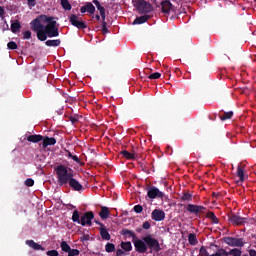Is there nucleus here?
Instances as JSON below:
<instances>
[{
  "label": "nucleus",
  "instance_id": "49530a36",
  "mask_svg": "<svg viewBox=\"0 0 256 256\" xmlns=\"http://www.w3.org/2000/svg\"><path fill=\"white\" fill-rule=\"evenodd\" d=\"M23 39H31V31H25L23 33Z\"/></svg>",
  "mask_w": 256,
  "mask_h": 256
},
{
  "label": "nucleus",
  "instance_id": "f704fd0d",
  "mask_svg": "<svg viewBox=\"0 0 256 256\" xmlns=\"http://www.w3.org/2000/svg\"><path fill=\"white\" fill-rule=\"evenodd\" d=\"M216 256H229V252H227L225 249L220 248L217 250L216 253H214Z\"/></svg>",
  "mask_w": 256,
  "mask_h": 256
},
{
  "label": "nucleus",
  "instance_id": "c85d7f7f",
  "mask_svg": "<svg viewBox=\"0 0 256 256\" xmlns=\"http://www.w3.org/2000/svg\"><path fill=\"white\" fill-rule=\"evenodd\" d=\"M60 247L64 253H69L71 251V246L66 241H62L60 243Z\"/></svg>",
  "mask_w": 256,
  "mask_h": 256
},
{
  "label": "nucleus",
  "instance_id": "4d7b16f0",
  "mask_svg": "<svg viewBox=\"0 0 256 256\" xmlns=\"http://www.w3.org/2000/svg\"><path fill=\"white\" fill-rule=\"evenodd\" d=\"M89 235H84L83 237H82V239L84 240V241H89Z\"/></svg>",
  "mask_w": 256,
  "mask_h": 256
},
{
  "label": "nucleus",
  "instance_id": "3c124183",
  "mask_svg": "<svg viewBox=\"0 0 256 256\" xmlns=\"http://www.w3.org/2000/svg\"><path fill=\"white\" fill-rule=\"evenodd\" d=\"M100 19H102V21H101V24H102V25H103L104 23H107V22L105 21V19H106L105 13H104V14H100Z\"/></svg>",
  "mask_w": 256,
  "mask_h": 256
},
{
  "label": "nucleus",
  "instance_id": "9b49d317",
  "mask_svg": "<svg viewBox=\"0 0 256 256\" xmlns=\"http://www.w3.org/2000/svg\"><path fill=\"white\" fill-rule=\"evenodd\" d=\"M153 221H165V211L161 209H154L151 213Z\"/></svg>",
  "mask_w": 256,
  "mask_h": 256
},
{
  "label": "nucleus",
  "instance_id": "72a5a7b5",
  "mask_svg": "<svg viewBox=\"0 0 256 256\" xmlns=\"http://www.w3.org/2000/svg\"><path fill=\"white\" fill-rule=\"evenodd\" d=\"M241 250L239 248H234V249H231L229 252H228V255H232V256H241Z\"/></svg>",
  "mask_w": 256,
  "mask_h": 256
},
{
  "label": "nucleus",
  "instance_id": "5fc2aeb1",
  "mask_svg": "<svg viewBox=\"0 0 256 256\" xmlns=\"http://www.w3.org/2000/svg\"><path fill=\"white\" fill-rule=\"evenodd\" d=\"M5 15V9L0 6V17H3Z\"/></svg>",
  "mask_w": 256,
  "mask_h": 256
},
{
  "label": "nucleus",
  "instance_id": "f8f14e48",
  "mask_svg": "<svg viewBox=\"0 0 256 256\" xmlns=\"http://www.w3.org/2000/svg\"><path fill=\"white\" fill-rule=\"evenodd\" d=\"M161 11L164 15H169L171 13V9H173V4L169 0H164L160 3Z\"/></svg>",
  "mask_w": 256,
  "mask_h": 256
},
{
  "label": "nucleus",
  "instance_id": "c03bdc74",
  "mask_svg": "<svg viewBox=\"0 0 256 256\" xmlns=\"http://www.w3.org/2000/svg\"><path fill=\"white\" fill-rule=\"evenodd\" d=\"M142 229H145L146 231L151 229V223L149 221H145L143 224H142Z\"/></svg>",
  "mask_w": 256,
  "mask_h": 256
},
{
  "label": "nucleus",
  "instance_id": "bf43d9fd",
  "mask_svg": "<svg viewBox=\"0 0 256 256\" xmlns=\"http://www.w3.org/2000/svg\"><path fill=\"white\" fill-rule=\"evenodd\" d=\"M136 232L137 233H142L143 232V228H141V227L136 228Z\"/></svg>",
  "mask_w": 256,
  "mask_h": 256
},
{
  "label": "nucleus",
  "instance_id": "1a4fd4ad",
  "mask_svg": "<svg viewBox=\"0 0 256 256\" xmlns=\"http://www.w3.org/2000/svg\"><path fill=\"white\" fill-rule=\"evenodd\" d=\"M186 211L188 213H193V215H199V213L205 214V211H207V208L204 206L194 205V204H188L186 206Z\"/></svg>",
  "mask_w": 256,
  "mask_h": 256
},
{
  "label": "nucleus",
  "instance_id": "7c9ffc66",
  "mask_svg": "<svg viewBox=\"0 0 256 256\" xmlns=\"http://www.w3.org/2000/svg\"><path fill=\"white\" fill-rule=\"evenodd\" d=\"M181 201H193V194L189 192H184L181 197Z\"/></svg>",
  "mask_w": 256,
  "mask_h": 256
},
{
  "label": "nucleus",
  "instance_id": "7ed1b4c3",
  "mask_svg": "<svg viewBox=\"0 0 256 256\" xmlns=\"http://www.w3.org/2000/svg\"><path fill=\"white\" fill-rule=\"evenodd\" d=\"M134 247L137 253H147L148 249H150V253H159L161 251V244H159V240L154 238L151 234L144 236L141 239H137L134 241Z\"/></svg>",
  "mask_w": 256,
  "mask_h": 256
},
{
  "label": "nucleus",
  "instance_id": "e2e57ef3",
  "mask_svg": "<svg viewBox=\"0 0 256 256\" xmlns=\"http://www.w3.org/2000/svg\"><path fill=\"white\" fill-rule=\"evenodd\" d=\"M212 195L215 197L216 196L215 192H213Z\"/></svg>",
  "mask_w": 256,
  "mask_h": 256
},
{
  "label": "nucleus",
  "instance_id": "09e8293b",
  "mask_svg": "<svg viewBox=\"0 0 256 256\" xmlns=\"http://www.w3.org/2000/svg\"><path fill=\"white\" fill-rule=\"evenodd\" d=\"M123 255H125V252L123 250L121 249L116 250V256H123Z\"/></svg>",
  "mask_w": 256,
  "mask_h": 256
},
{
  "label": "nucleus",
  "instance_id": "bb28decb",
  "mask_svg": "<svg viewBox=\"0 0 256 256\" xmlns=\"http://www.w3.org/2000/svg\"><path fill=\"white\" fill-rule=\"evenodd\" d=\"M188 242L191 245H197V243H199V241L197 240V235H195V233H190L188 235Z\"/></svg>",
  "mask_w": 256,
  "mask_h": 256
},
{
  "label": "nucleus",
  "instance_id": "2f4dec72",
  "mask_svg": "<svg viewBox=\"0 0 256 256\" xmlns=\"http://www.w3.org/2000/svg\"><path fill=\"white\" fill-rule=\"evenodd\" d=\"M105 251H106V253H114V251H115V244L108 242L105 245Z\"/></svg>",
  "mask_w": 256,
  "mask_h": 256
},
{
  "label": "nucleus",
  "instance_id": "37998d69",
  "mask_svg": "<svg viewBox=\"0 0 256 256\" xmlns=\"http://www.w3.org/2000/svg\"><path fill=\"white\" fill-rule=\"evenodd\" d=\"M102 33L104 34V35H107V33H109V29L107 28V22H104L103 24H102Z\"/></svg>",
  "mask_w": 256,
  "mask_h": 256
},
{
  "label": "nucleus",
  "instance_id": "20e7f679",
  "mask_svg": "<svg viewBox=\"0 0 256 256\" xmlns=\"http://www.w3.org/2000/svg\"><path fill=\"white\" fill-rule=\"evenodd\" d=\"M93 219H95L93 211H88L80 216L79 210H74L72 214L73 223H78V225H82V227H85V225L91 227V225H93Z\"/></svg>",
  "mask_w": 256,
  "mask_h": 256
},
{
  "label": "nucleus",
  "instance_id": "9d476101",
  "mask_svg": "<svg viewBox=\"0 0 256 256\" xmlns=\"http://www.w3.org/2000/svg\"><path fill=\"white\" fill-rule=\"evenodd\" d=\"M228 219L232 225H243L245 221H247V218H243L239 216V214L232 213L228 216Z\"/></svg>",
  "mask_w": 256,
  "mask_h": 256
},
{
  "label": "nucleus",
  "instance_id": "dca6fc26",
  "mask_svg": "<svg viewBox=\"0 0 256 256\" xmlns=\"http://www.w3.org/2000/svg\"><path fill=\"white\" fill-rule=\"evenodd\" d=\"M25 244L34 251H45V248L43 246H41L39 243L34 242L33 240H26Z\"/></svg>",
  "mask_w": 256,
  "mask_h": 256
},
{
  "label": "nucleus",
  "instance_id": "f257e3e1",
  "mask_svg": "<svg viewBox=\"0 0 256 256\" xmlns=\"http://www.w3.org/2000/svg\"><path fill=\"white\" fill-rule=\"evenodd\" d=\"M54 17L40 15L31 21L30 26L32 31L37 35L39 41H47V37H59V28Z\"/></svg>",
  "mask_w": 256,
  "mask_h": 256
},
{
  "label": "nucleus",
  "instance_id": "6e6552de",
  "mask_svg": "<svg viewBox=\"0 0 256 256\" xmlns=\"http://www.w3.org/2000/svg\"><path fill=\"white\" fill-rule=\"evenodd\" d=\"M147 195L149 199H163L165 197V194L155 186L148 188Z\"/></svg>",
  "mask_w": 256,
  "mask_h": 256
},
{
  "label": "nucleus",
  "instance_id": "4468645a",
  "mask_svg": "<svg viewBox=\"0 0 256 256\" xmlns=\"http://www.w3.org/2000/svg\"><path fill=\"white\" fill-rule=\"evenodd\" d=\"M120 235H123V237H125L126 239L127 238L128 239H130V238L133 239V243H135V241H137L136 240L137 239V234H135V232H133L129 229H126V228L122 229L120 231Z\"/></svg>",
  "mask_w": 256,
  "mask_h": 256
},
{
  "label": "nucleus",
  "instance_id": "4be33fe9",
  "mask_svg": "<svg viewBox=\"0 0 256 256\" xmlns=\"http://www.w3.org/2000/svg\"><path fill=\"white\" fill-rule=\"evenodd\" d=\"M10 29L12 33H19V31H21V23L18 20H16L15 22H12Z\"/></svg>",
  "mask_w": 256,
  "mask_h": 256
},
{
  "label": "nucleus",
  "instance_id": "39448f33",
  "mask_svg": "<svg viewBox=\"0 0 256 256\" xmlns=\"http://www.w3.org/2000/svg\"><path fill=\"white\" fill-rule=\"evenodd\" d=\"M133 6L141 15H147L153 11V6L146 0H132Z\"/></svg>",
  "mask_w": 256,
  "mask_h": 256
},
{
  "label": "nucleus",
  "instance_id": "6e6d98bb",
  "mask_svg": "<svg viewBox=\"0 0 256 256\" xmlns=\"http://www.w3.org/2000/svg\"><path fill=\"white\" fill-rule=\"evenodd\" d=\"M249 255L250 256H256V250L250 249L249 250Z\"/></svg>",
  "mask_w": 256,
  "mask_h": 256
},
{
  "label": "nucleus",
  "instance_id": "ea45409f",
  "mask_svg": "<svg viewBox=\"0 0 256 256\" xmlns=\"http://www.w3.org/2000/svg\"><path fill=\"white\" fill-rule=\"evenodd\" d=\"M81 252L78 249H71L68 252V256H78Z\"/></svg>",
  "mask_w": 256,
  "mask_h": 256
},
{
  "label": "nucleus",
  "instance_id": "e433bc0d",
  "mask_svg": "<svg viewBox=\"0 0 256 256\" xmlns=\"http://www.w3.org/2000/svg\"><path fill=\"white\" fill-rule=\"evenodd\" d=\"M160 78H161V73H159V72H154L148 76V79H152V80L160 79Z\"/></svg>",
  "mask_w": 256,
  "mask_h": 256
},
{
  "label": "nucleus",
  "instance_id": "de8ad7c7",
  "mask_svg": "<svg viewBox=\"0 0 256 256\" xmlns=\"http://www.w3.org/2000/svg\"><path fill=\"white\" fill-rule=\"evenodd\" d=\"M70 121H71V123H73V125H75V123H77L79 121V118H77L75 116H70Z\"/></svg>",
  "mask_w": 256,
  "mask_h": 256
},
{
  "label": "nucleus",
  "instance_id": "ddd939ff",
  "mask_svg": "<svg viewBox=\"0 0 256 256\" xmlns=\"http://www.w3.org/2000/svg\"><path fill=\"white\" fill-rule=\"evenodd\" d=\"M57 144V140L53 137H48V136H43L42 139V149H47V147L51 146V145H56Z\"/></svg>",
  "mask_w": 256,
  "mask_h": 256
},
{
  "label": "nucleus",
  "instance_id": "58836bf2",
  "mask_svg": "<svg viewBox=\"0 0 256 256\" xmlns=\"http://www.w3.org/2000/svg\"><path fill=\"white\" fill-rule=\"evenodd\" d=\"M200 256H209V252L205 248V246H202L199 250Z\"/></svg>",
  "mask_w": 256,
  "mask_h": 256
},
{
  "label": "nucleus",
  "instance_id": "f03ea898",
  "mask_svg": "<svg viewBox=\"0 0 256 256\" xmlns=\"http://www.w3.org/2000/svg\"><path fill=\"white\" fill-rule=\"evenodd\" d=\"M55 172L57 175L58 185L60 187H67L68 185L72 191L81 192L83 189V184L74 178L73 169L60 164L55 167Z\"/></svg>",
  "mask_w": 256,
  "mask_h": 256
},
{
  "label": "nucleus",
  "instance_id": "412c9836",
  "mask_svg": "<svg viewBox=\"0 0 256 256\" xmlns=\"http://www.w3.org/2000/svg\"><path fill=\"white\" fill-rule=\"evenodd\" d=\"M109 215H111L109 208L102 206L101 211L99 212V217H101L102 219H109Z\"/></svg>",
  "mask_w": 256,
  "mask_h": 256
},
{
  "label": "nucleus",
  "instance_id": "b1692460",
  "mask_svg": "<svg viewBox=\"0 0 256 256\" xmlns=\"http://www.w3.org/2000/svg\"><path fill=\"white\" fill-rule=\"evenodd\" d=\"M207 219H211L212 223H214V225H217L219 223V218H217V216L215 215L214 212L210 211L206 214Z\"/></svg>",
  "mask_w": 256,
  "mask_h": 256
},
{
  "label": "nucleus",
  "instance_id": "c756f323",
  "mask_svg": "<svg viewBox=\"0 0 256 256\" xmlns=\"http://www.w3.org/2000/svg\"><path fill=\"white\" fill-rule=\"evenodd\" d=\"M121 248L124 250V251H132L133 249V245H131V242H122L121 243Z\"/></svg>",
  "mask_w": 256,
  "mask_h": 256
},
{
  "label": "nucleus",
  "instance_id": "6ab92c4d",
  "mask_svg": "<svg viewBox=\"0 0 256 256\" xmlns=\"http://www.w3.org/2000/svg\"><path fill=\"white\" fill-rule=\"evenodd\" d=\"M27 141H29V143H41V141H43V135L41 134L29 135L27 137Z\"/></svg>",
  "mask_w": 256,
  "mask_h": 256
},
{
  "label": "nucleus",
  "instance_id": "8fccbe9b",
  "mask_svg": "<svg viewBox=\"0 0 256 256\" xmlns=\"http://www.w3.org/2000/svg\"><path fill=\"white\" fill-rule=\"evenodd\" d=\"M72 159H73V161H75V163H81V159H79V157L77 155H73Z\"/></svg>",
  "mask_w": 256,
  "mask_h": 256
},
{
  "label": "nucleus",
  "instance_id": "680f3d73",
  "mask_svg": "<svg viewBox=\"0 0 256 256\" xmlns=\"http://www.w3.org/2000/svg\"><path fill=\"white\" fill-rule=\"evenodd\" d=\"M68 157H69L70 159H73V154H72L71 152H69V151H68Z\"/></svg>",
  "mask_w": 256,
  "mask_h": 256
},
{
  "label": "nucleus",
  "instance_id": "0eeeda50",
  "mask_svg": "<svg viewBox=\"0 0 256 256\" xmlns=\"http://www.w3.org/2000/svg\"><path fill=\"white\" fill-rule=\"evenodd\" d=\"M69 21L73 27H77V29H87V24L79 18V16L72 14L69 17Z\"/></svg>",
  "mask_w": 256,
  "mask_h": 256
},
{
  "label": "nucleus",
  "instance_id": "864d4df0",
  "mask_svg": "<svg viewBox=\"0 0 256 256\" xmlns=\"http://www.w3.org/2000/svg\"><path fill=\"white\" fill-rule=\"evenodd\" d=\"M94 223H96V225H99L100 228L105 227V224L101 223V222L98 221V220H95Z\"/></svg>",
  "mask_w": 256,
  "mask_h": 256
},
{
  "label": "nucleus",
  "instance_id": "f3484780",
  "mask_svg": "<svg viewBox=\"0 0 256 256\" xmlns=\"http://www.w3.org/2000/svg\"><path fill=\"white\" fill-rule=\"evenodd\" d=\"M236 175L237 177H239L241 183H243V181H245L246 179H249V176H245V169L241 165L237 166Z\"/></svg>",
  "mask_w": 256,
  "mask_h": 256
},
{
  "label": "nucleus",
  "instance_id": "5701e85b",
  "mask_svg": "<svg viewBox=\"0 0 256 256\" xmlns=\"http://www.w3.org/2000/svg\"><path fill=\"white\" fill-rule=\"evenodd\" d=\"M45 45L47 47H59V45H61V40L56 39V40H47L45 42Z\"/></svg>",
  "mask_w": 256,
  "mask_h": 256
},
{
  "label": "nucleus",
  "instance_id": "423d86ee",
  "mask_svg": "<svg viewBox=\"0 0 256 256\" xmlns=\"http://www.w3.org/2000/svg\"><path fill=\"white\" fill-rule=\"evenodd\" d=\"M224 243L229 245L230 247H244L245 242H243V238H235V237H224Z\"/></svg>",
  "mask_w": 256,
  "mask_h": 256
},
{
  "label": "nucleus",
  "instance_id": "79ce46f5",
  "mask_svg": "<svg viewBox=\"0 0 256 256\" xmlns=\"http://www.w3.org/2000/svg\"><path fill=\"white\" fill-rule=\"evenodd\" d=\"M46 255H48V256H59V251L49 250V251L46 252Z\"/></svg>",
  "mask_w": 256,
  "mask_h": 256
},
{
  "label": "nucleus",
  "instance_id": "0e129e2a",
  "mask_svg": "<svg viewBox=\"0 0 256 256\" xmlns=\"http://www.w3.org/2000/svg\"><path fill=\"white\" fill-rule=\"evenodd\" d=\"M243 256H249V255H247V254H244Z\"/></svg>",
  "mask_w": 256,
  "mask_h": 256
},
{
  "label": "nucleus",
  "instance_id": "13d9d810",
  "mask_svg": "<svg viewBox=\"0 0 256 256\" xmlns=\"http://www.w3.org/2000/svg\"><path fill=\"white\" fill-rule=\"evenodd\" d=\"M95 19H96L97 21H101V15L96 14V15H95Z\"/></svg>",
  "mask_w": 256,
  "mask_h": 256
},
{
  "label": "nucleus",
  "instance_id": "473e14b6",
  "mask_svg": "<svg viewBox=\"0 0 256 256\" xmlns=\"http://www.w3.org/2000/svg\"><path fill=\"white\" fill-rule=\"evenodd\" d=\"M233 117V111L224 112L223 115L220 116L221 121H227V119H231Z\"/></svg>",
  "mask_w": 256,
  "mask_h": 256
},
{
  "label": "nucleus",
  "instance_id": "a19ab883",
  "mask_svg": "<svg viewBox=\"0 0 256 256\" xmlns=\"http://www.w3.org/2000/svg\"><path fill=\"white\" fill-rule=\"evenodd\" d=\"M133 210H134L135 213H143V206H141L139 204L135 205Z\"/></svg>",
  "mask_w": 256,
  "mask_h": 256
},
{
  "label": "nucleus",
  "instance_id": "052dcab7",
  "mask_svg": "<svg viewBox=\"0 0 256 256\" xmlns=\"http://www.w3.org/2000/svg\"><path fill=\"white\" fill-rule=\"evenodd\" d=\"M167 149H168V151H171L170 152V155H171L173 153V148L171 146H168Z\"/></svg>",
  "mask_w": 256,
  "mask_h": 256
},
{
  "label": "nucleus",
  "instance_id": "393cba45",
  "mask_svg": "<svg viewBox=\"0 0 256 256\" xmlns=\"http://www.w3.org/2000/svg\"><path fill=\"white\" fill-rule=\"evenodd\" d=\"M120 155H122V157H124L125 159H129V160L135 159V153H131L127 150H122L120 152Z\"/></svg>",
  "mask_w": 256,
  "mask_h": 256
},
{
  "label": "nucleus",
  "instance_id": "a18cd8bd",
  "mask_svg": "<svg viewBox=\"0 0 256 256\" xmlns=\"http://www.w3.org/2000/svg\"><path fill=\"white\" fill-rule=\"evenodd\" d=\"M28 7H35L37 5V0H27Z\"/></svg>",
  "mask_w": 256,
  "mask_h": 256
},
{
  "label": "nucleus",
  "instance_id": "4c0bfd02",
  "mask_svg": "<svg viewBox=\"0 0 256 256\" xmlns=\"http://www.w3.org/2000/svg\"><path fill=\"white\" fill-rule=\"evenodd\" d=\"M25 185L26 187H33V185H35V180H33L32 178H27L25 180Z\"/></svg>",
  "mask_w": 256,
  "mask_h": 256
},
{
  "label": "nucleus",
  "instance_id": "aec40b11",
  "mask_svg": "<svg viewBox=\"0 0 256 256\" xmlns=\"http://www.w3.org/2000/svg\"><path fill=\"white\" fill-rule=\"evenodd\" d=\"M100 236L104 241H111V234L107 231V227L99 228Z\"/></svg>",
  "mask_w": 256,
  "mask_h": 256
},
{
  "label": "nucleus",
  "instance_id": "a878e982",
  "mask_svg": "<svg viewBox=\"0 0 256 256\" xmlns=\"http://www.w3.org/2000/svg\"><path fill=\"white\" fill-rule=\"evenodd\" d=\"M60 4L64 11H71L72 6L71 3H69V0H61Z\"/></svg>",
  "mask_w": 256,
  "mask_h": 256
},
{
  "label": "nucleus",
  "instance_id": "cd10ccee",
  "mask_svg": "<svg viewBox=\"0 0 256 256\" xmlns=\"http://www.w3.org/2000/svg\"><path fill=\"white\" fill-rule=\"evenodd\" d=\"M92 3L96 6V8L99 10L100 15L105 14V7L101 6V3L99 0H93Z\"/></svg>",
  "mask_w": 256,
  "mask_h": 256
},
{
  "label": "nucleus",
  "instance_id": "603ef678",
  "mask_svg": "<svg viewBox=\"0 0 256 256\" xmlns=\"http://www.w3.org/2000/svg\"><path fill=\"white\" fill-rule=\"evenodd\" d=\"M174 73H175L178 77H180V75H181V69L175 68V69H174Z\"/></svg>",
  "mask_w": 256,
  "mask_h": 256
},
{
  "label": "nucleus",
  "instance_id": "2eb2a0df",
  "mask_svg": "<svg viewBox=\"0 0 256 256\" xmlns=\"http://www.w3.org/2000/svg\"><path fill=\"white\" fill-rule=\"evenodd\" d=\"M80 12L89 13L90 15H93L95 13V6L91 2H87L86 5L80 8Z\"/></svg>",
  "mask_w": 256,
  "mask_h": 256
},
{
  "label": "nucleus",
  "instance_id": "c9c22d12",
  "mask_svg": "<svg viewBox=\"0 0 256 256\" xmlns=\"http://www.w3.org/2000/svg\"><path fill=\"white\" fill-rule=\"evenodd\" d=\"M7 47L11 51H15V49H17V43L14 41H10V42H8Z\"/></svg>",
  "mask_w": 256,
  "mask_h": 256
},
{
  "label": "nucleus",
  "instance_id": "a211bd4d",
  "mask_svg": "<svg viewBox=\"0 0 256 256\" xmlns=\"http://www.w3.org/2000/svg\"><path fill=\"white\" fill-rule=\"evenodd\" d=\"M149 19H151V16L149 15H142L140 17H137L134 22L133 25H143V23H147V21H149Z\"/></svg>",
  "mask_w": 256,
  "mask_h": 256
},
{
  "label": "nucleus",
  "instance_id": "69168bd1",
  "mask_svg": "<svg viewBox=\"0 0 256 256\" xmlns=\"http://www.w3.org/2000/svg\"><path fill=\"white\" fill-rule=\"evenodd\" d=\"M256 2V0H254Z\"/></svg>",
  "mask_w": 256,
  "mask_h": 256
}]
</instances>
